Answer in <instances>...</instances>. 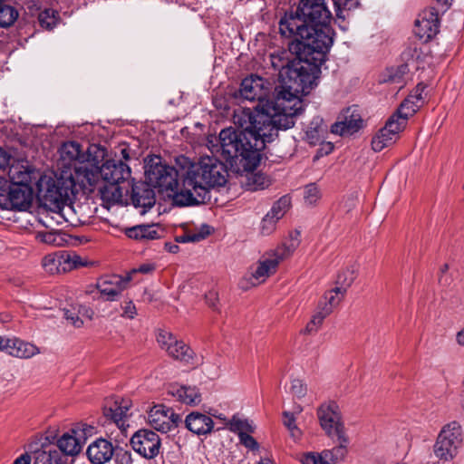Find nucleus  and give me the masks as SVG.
<instances>
[{"instance_id": "1", "label": "nucleus", "mask_w": 464, "mask_h": 464, "mask_svg": "<svg viewBox=\"0 0 464 464\" xmlns=\"http://www.w3.org/2000/svg\"><path fill=\"white\" fill-rule=\"evenodd\" d=\"M317 1H300L295 14L280 19V34L295 40L288 50L280 49L269 55L272 67L278 72L280 85L276 88L274 98L263 106L290 115L294 121L304 111L300 95L308 94L317 86L321 66L334 44L332 13L326 9L324 0Z\"/></svg>"}, {"instance_id": "2", "label": "nucleus", "mask_w": 464, "mask_h": 464, "mask_svg": "<svg viewBox=\"0 0 464 464\" xmlns=\"http://www.w3.org/2000/svg\"><path fill=\"white\" fill-rule=\"evenodd\" d=\"M232 127L223 129L218 135V143L213 144L211 152L220 156L230 169L241 173L242 170H255L262 159L266 144L273 141L279 130L294 127L295 121L291 116L282 115L262 106L260 111H243L234 115Z\"/></svg>"}, {"instance_id": "3", "label": "nucleus", "mask_w": 464, "mask_h": 464, "mask_svg": "<svg viewBox=\"0 0 464 464\" xmlns=\"http://www.w3.org/2000/svg\"><path fill=\"white\" fill-rule=\"evenodd\" d=\"M227 181V166L215 156L201 157L183 175L182 186L173 195V205L193 206L210 199V189L223 187Z\"/></svg>"}, {"instance_id": "4", "label": "nucleus", "mask_w": 464, "mask_h": 464, "mask_svg": "<svg viewBox=\"0 0 464 464\" xmlns=\"http://www.w3.org/2000/svg\"><path fill=\"white\" fill-rule=\"evenodd\" d=\"M91 167L75 166L76 179L84 188L95 187L102 178L104 184L98 188L102 198L108 202H119L129 189L121 184L130 178V168L121 160H107L102 166L95 158Z\"/></svg>"}, {"instance_id": "5", "label": "nucleus", "mask_w": 464, "mask_h": 464, "mask_svg": "<svg viewBox=\"0 0 464 464\" xmlns=\"http://www.w3.org/2000/svg\"><path fill=\"white\" fill-rule=\"evenodd\" d=\"M145 176L148 182L139 181L131 185L130 202L136 208H141L144 214L156 203V194L152 187L158 188L160 192H166L172 197L178 191L179 172L167 164L161 162V158L154 156L146 165Z\"/></svg>"}, {"instance_id": "6", "label": "nucleus", "mask_w": 464, "mask_h": 464, "mask_svg": "<svg viewBox=\"0 0 464 464\" xmlns=\"http://www.w3.org/2000/svg\"><path fill=\"white\" fill-rule=\"evenodd\" d=\"M464 434L460 423L452 420L445 424L439 432L433 445V453L440 462L453 460L463 446Z\"/></svg>"}, {"instance_id": "7", "label": "nucleus", "mask_w": 464, "mask_h": 464, "mask_svg": "<svg viewBox=\"0 0 464 464\" xmlns=\"http://www.w3.org/2000/svg\"><path fill=\"white\" fill-rule=\"evenodd\" d=\"M76 173L69 177L61 176L57 179H50L46 183V189L43 194L44 205L50 210L60 212L72 195L77 191Z\"/></svg>"}, {"instance_id": "8", "label": "nucleus", "mask_w": 464, "mask_h": 464, "mask_svg": "<svg viewBox=\"0 0 464 464\" xmlns=\"http://www.w3.org/2000/svg\"><path fill=\"white\" fill-rule=\"evenodd\" d=\"M317 416L320 425L326 434L333 439L335 438L338 446L343 445L347 448L349 439L346 436L343 423L341 421L338 405L334 401L322 404L317 410Z\"/></svg>"}, {"instance_id": "9", "label": "nucleus", "mask_w": 464, "mask_h": 464, "mask_svg": "<svg viewBox=\"0 0 464 464\" xmlns=\"http://www.w3.org/2000/svg\"><path fill=\"white\" fill-rule=\"evenodd\" d=\"M147 420L151 428L161 433H168L182 423L180 415L163 404L151 407L148 411Z\"/></svg>"}, {"instance_id": "10", "label": "nucleus", "mask_w": 464, "mask_h": 464, "mask_svg": "<svg viewBox=\"0 0 464 464\" xmlns=\"http://www.w3.org/2000/svg\"><path fill=\"white\" fill-rule=\"evenodd\" d=\"M33 194V187L8 185L7 189H0V205L6 209L24 210L31 206Z\"/></svg>"}, {"instance_id": "11", "label": "nucleus", "mask_w": 464, "mask_h": 464, "mask_svg": "<svg viewBox=\"0 0 464 464\" xmlns=\"http://www.w3.org/2000/svg\"><path fill=\"white\" fill-rule=\"evenodd\" d=\"M130 445L140 456L150 459L160 453L161 442L157 433L151 430L141 429L132 435Z\"/></svg>"}, {"instance_id": "12", "label": "nucleus", "mask_w": 464, "mask_h": 464, "mask_svg": "<svg viewBox=\"0 0 464 464\" xmlns=\"http://www.w3.org/2000/svg\"><path fill=\"white\" fill-rule=\"evenodd\" d=\"M397 116H391L385 125L381 128L372 139V149L380 152L392 146L399 139L400 132L404 130V120H396Z\"/></svg>"}, {"instance_id": "13", "label": "nucleus", "mask_w": 464, "mask_h": 464, "mask_svg": "<svg viewBox=\"0 0 464 464\" xmlns=\"http://www.w3.org/2000/svg\"><path fill=\"white\" fill-rule=\"evenodd\" d=\"M363 126V121L358 106L348 107L341 111L337 121L332 125L331 131L341 136H350Z\"/></svg>"}, {"instance_id": "14", "label": "nucleus", "mask_w": 464, "mask_h": 464, "mask_svg": "<svg viewBox=\"0 0 464 464\" xmlns=\"http://www.w3.org/2000/svg\"><path fill=\"white\" fill-rule=\"evenodd\" d=\"M130 281V275H126L125 276L111 275L100 278L96 287L105 301L111 302L118 299Z\"/></svg>"}, {"instance_id": "15", "label": "nucleus", "mask_w": 464, "mask_h": 464, "mask_svg": "<svg viewBox=\"0 0 464 464\" xmlns=\"http://www.w3.org/2000/svg\"><path fill=\"white\" fill-rule=\"evenodd\" d=\"M0 351L11 356L23 359H28L40 353V350L36 345L15 336L7 337L0 335Z\"/></svg>"}, {"instance_id": "16", "label": "nucleus", "mask_w": 464, "mask_h": 464, "mask_svg": "<svg viewBox=\"0 0 464 464\" xmlns=\"http://www.w3.org/2000/svg\"><path fill=\"white\" fill-rule=\"evenodd\" d=\"M426 53L417 44H410L401 54L400 71L402 73L415 72L425 64Z\"/></svg>"}, {"instance_id": "17", "label": "nucleus", "mask_w": 464, "mask_h": 464, "mask_svg": "<svg viewBox=\"0 0 464 464\" xmlns=\"http://www.w3.org/2000/svg\"><path fill=\"white\" fill-rule=\"evenodd\" d=\"M265 83L266 80L257 75L252 74L243 79L239 88L240 97L250 102L258 101L262 102L267 95Z\"/></svg>"}, {"instance_id": "18", "label": "nucleus", "mask_w": 464, "mask_h": 464, "mask_svg": "<svg viewBox=\"0 0 464 464\" xmlns=\"http://www.w3.org/2000/svg\"><path fill=\"white\" fill-rule=\"evenodd\" d=\"M123 400L119 401L115 398L104 400L102 414L105 421L115 423L119 428L124 426L130 406L128 403L123 404Z\"/></svg>"}, {"instance_id": "19", "label": "nucleus", "mask_w": 464, "mask_h": 464, "mask_svg": "<svg viewBox=\"0 0 464 464\" xmlns=\"http://www.w3.org/2000/svg\"><path fill=\"white\" fill-rule=\"evenodd\" d=\"M84 430L72 429L71 433H64L57 441V450H61L64 458L78 454L85 443Z\"/></svg>"}, {"instance_id": "20", "label": "nucleus", "mask_w": 464, "mask_h": 464, "mask_svg": "<svg viewBox=\"0 0 464 464\" xmlns=\"http://www.w3.org/2000/svg\"><path fill=\"white\" fill-rule=\"evenodd\" d=\"M43 265L46 268L49 267L50 272L53 271V266H55V269L60 271L59 266H63V271H67L84 266L78 255L68 251H62L53 256L51 255L46 256L43 260Z\"/></svg>"}, {"instance_id": "21", "label": "nucleus", "mask_w": 464, "mask_h": 464, "mask_svg": "<svg viewBox=\"0 0 464 464\" xmlns=\"http://www.w3.org/2000/svg\"><path fill=\"white\" fill-rule=\"evenodd\" d=\"M282 262L274 252L268 254L259 260L256 268H252L250 273V284L252 285H259L266 280L267 277L276 273L279 263Z\"/></svg>"}, {"instance_id": "22", "label": "nucleus", "mask_w": 464, "mask_h": 464, "mask_svg": "<svg viewBox=\"0 0 464 464\" xmlns=\"http://www.w3.org/2000/svg\"><path fill=\"white\" fill-rule=\"evenodd\" d=\"M347 453V448L336 446L332 450H323L321 453L309 452L302 459L303 464H335L343 459Z\"/></svg>"}, {"instance_id": "23", "label": "nucleus", "mask_w": 464, "mask_h": 464, "mask_svg": "<svg viewBox=\"0 0 464 464\" xmlns=\"http://www.w3.org/2000/svg\"><path fill=\"white\" fill-rule=\"evenodd\" d=\"M184 423L189 431L198 436L209 434L214 429V421L211 417L199 411H192L188 414Z\"/></svg>"}, {"instance_id": "24", "label": "nucleus", "mask_w": 464, "mask_h": 464, "mask_svg": "<svg viewBox=\"0 0 464 464\" xmlns=\"http://www.w3.org/2000/svg\"><path fill=\"white\" fill-rule=\"evenodd\" d=\"M86 453L92 463L104 464L112 458L114 448L111 441L98 439L89 445Z\"/></svg>"}, {"instance_id": "25", "label": "nucleus", "mask_w": 464, "mask_h": 464, "mask_svg": "<svg viewBox=\"0 0 464 464\" xmlns=\"http://www.w3.org/2000/svg\"><path fill=\"white\" fill-rule=\"evenodd\" d=\"M61 158L68 163L79 162L80 166H89L95 160V157L91 159V152L88 154L82 150L81 145L76 141L64 142L60 150Z\"/></svg>"}, {"instance_id": "26", "label": "nucleus", "mask_w": 464, "mask_h": 464, "mask_svg": "<svg viewBox=\"0 0 464 464\" xmlns=\"http://www.w3.org/2000/svg\"><path fill=\"white\" fill-rule=\"evenodd\" d=\"M9 177L11 185L33 187L34 185L39 186V192L43 193L44 189L42 184H38L37 173L29 168L24 166L12 167L9 170Z\"/></svg>"}, {"instance_id": "27", "label": "nucleus", "mask_w": 464, "mask_h": 464, "mask_svg": "<svg viewBox=\"0 0 464 464\" xmlns=\"http://www.w3.org/2000/svg\"><path fill=\"white\" fill-rule=\"evenodd\" d=\"M168 394L186 404L197 405L201 401V395L196 387L170 385Z\"/></svg>"}, {"instance_id": "28", "label": "nucleus", "mask_w": 464, "mask_h": 464, "mask_svg": "<svg viewBox=\"0 0 464 464\" xmlns=\"http://www.w3.org/2000/svg\"><path fill=\"white\" fill-rule=\"evenodd\" d=\"M300 242V232L298 230L291 231L288 237L273 251L274 256H276L281 261L290 257L299 246Z\"/></svg>"}, {"instance_id": "29", "label": "nucleus", "mask_w": 464, "mask_h": 464, "mask_svg": "<svg viewBox=\"0 0 464 464\" xmlns=\"http://www.w3.org/2000/svg\"><path fill=\"white\" fill-rule=\"evenodd\" d=\"M19 17V11L13 0H0V27L9 28Z\"/></svg>"}, {"instance_id": "30", "label": "nucleus", "mask_w": 464, "mask_h": 464, "mask_svg": "<svg viewBox=\"0 0 464 464\" xmlns=\"http://www.w3.org/2000/svg\"><path fill=\"white\" fill-rule=\"evenodd\" d=\"M343 297L334 291L329 290L325 292L324 296L318 302L315 314L325 319L333 313L334 309L341 303Z\"/></svg>"}, {"instance_id": "31", "label": "nucleus", "mask_w": 464, "mask_h": 464, "mask_svg": "<svg viewBox=\"0 0 464 464\" xmlns=\"http://www.w3.org/2000/svg\"><path fill=\"white\" fill-rule=\"evenodd\" d=\"M167 353L175 360L194 364V352L183 341L176 339L171 346H168Z\"/></svg>"}, {"instance_id": "32", "label": "nucleus", "mask_w": 464, "mask_h": 464, "mask_svg": "<svg viewBox=\"0 0 464 464\" xmlns=\"http://www.w3.org/2000/svg\"><path fill=\"white\" fill-rule=\"evenodd\" d=\"M126 236L136 240H151L159 238L156 225H138L126 229Z\"/></svg>"}, {"instance_id": "33", "label": "nucleus", "mask_w": 464, "mask_h": 464, "mask_svg": "<svg viewBox=\"0 0 464 464\" xmlns=\"http://www.w3.org/2000/svg\"><path fill=\"white\" fill-rule=\"evenodd\" d=\"M414 33L416 36L424 42H428L439 33L437 24H430L428 20L419 17L415 21Z\"/></svg>"}, {"instance_id": "34", "label": "nucleus", "mask_w": 464, "mask_h": 464, "mask_svg": "<svg viewBox=\"0 0 464 464\" xmlns=\"http://www.w3.org/2000/svg\"><path fill=\"white\" fill-rule=\"evenodd\" d=\"M63 454L56 449L49 450H38L34 454V464H63Z\"/></svg>"}, {"instance_id": "35", "label": "nucleus", "mask_w": 464, "mask_h": 464, "mask_svg": "<svg viewBox=\"0 0 464 464\" xmlns=\"http://www.w3.org/2000/svg\"><path fill=\"white\" fill-rule=\"evenodd\" d=\"M412 97L405 99L401 106L398 108L395 113H393L392 116H397L396 120H404V127L407 124V120L410 116L413 115L417 110L419 109L420 105L416 104L413 101H411ZM418 102L421 100L420 94L414 96Z\"/></svg>"}, {"instance_id": "36", "label": "nucleus", "mask_w": 464, "mask_h": 464, "mask_svg": "<svg viewBox=\"0 0 464 464\" xmlns=\"http://www.w3.org/2000/svg\"><path fill=\"white\" fill-rule=\"evenodd\" d=\"M355 277L356 276L353 269L347 268L343 270L337 276L336 284L339 285V286L331 290L343 298L347 288L353 283Z\"/></svg>"}, {"instance_id": "37", "label": "nucleus", "mask_w": 464, "mask_h": 464, "mask_svg": "<svg viewBox=\"0 0 464 464\" xmlns=\"http://www.w3.org/2000/svg\"><path fill=\"white\" fill-rule=\"evenodd\" d=\"M254 170H242L241 172H248L246 175V187L248 190L256 191L264 189L269 186L268 179L263 173H254Z\"/></svg>"}, {"instance_id": "38", "label": "nucleus", "mask_w": 464, "mask_h": 464, "mask_svg": "<svg viewBox=\"0 0 464 464\" xmlns=\"http://www.w3.org/2000/svg\"><path fill=\"white\" fill-rule=\"evenodd\" d=\"M227 427L229 430L237 433L239 437L241 434L254 432L253 426L246 420H242L237 416H233L227 423Z\"/></svg>"}, {"instance_id": "39", "label": "nucleus", "mask_w": 464, "mask_h": 464, "mask_svg": "<svg viewBox=\"0 0 464 464\" xmlns=\"http://www.w3.org/2000/svg\"><path fill=\"white\" fill-rule=\"evenodd\" d=\"M290 206V199L287 197H282L272 207L271 210L267 213L272 216L273 219L276 222L284 217Z\"/></svg>"}, {"instance_id": "40", "label": "nucleus", "mask_w": 464, "mask_h": 464, "mask_svg": "<svg viewBox=\"0 0 464 464\" xmlns=\"http://www.w3.org/2000/svg\"><path fill=\"white\" fill-rule=\"evenodd\" d=\"M57 13L53 9H44L39 13L38 21L41 27L51 30L57 23Z\"/></svg>"}, {"instance_id": "41", "label": "nucleus", "mask_w": 464, "mask_h": 464, "mask_svg": "<svg viewBox=\"0 0 464 464\" xmlns=\"http://www.w3.org/2000/svg\"><path fill=\"white\" fill-rule=\"evenodd\" d=\"M283 424L287 428V430L290 432V436L294 440L300 439L302 432L300 429L295 424V418L294 416V413L289 411H284L283 412Z\"/></svg>"}, {"instance_id": "42", "label": "nucleus", "mask_w": 464, "mask_h": 464, "mask_svg": "<svg viewBox=\"0 0 464 464\" xmlns=\"http://www.w3.org/2000/svg\"><path fill=\"white\" fill-rule=\"evenodd\" d=\"M321 198V192L314 183L304 188V201L308 205L315 204Z\"/></svg>"}, {"instance_id": "43", "label": "nucleus", "mask_w": 464, "mask_h": 464, "mask_svg": "<svg viewBox=\"0 0 464 464\" xmlns=\"http://www.w3.org/2000/svg\"><path fill=\"white\" fill-rule=\"evenodd\" d=\"M440 13H441L440 7L433 5L424 10L419 17L428 20L431 24H437V26L440 28Z\"/></svg>"}, {"instance_id": "44", "label": "nucleus", "mask_w": 464, "mask_h": 464, "mask_svg": "<svg viewBox=\"0 0 464 464\" xmlns=\"http://www.w3.org/2000/svg\"><path fill=\"white\" fill-rule=\"evenodd\" d=\"M324 320V318L314 313L311 320L307 323L303 333L307 334L317 333L320 327L322 326Z\"/></svg>"}, {"instance_id": "45", "label": "nucleus", "mask_w": 464, "mask_h": 464, "mask_svg": "<svg viewBox=\"0 0 464 464\" xmlns=\"http://www.w3.org/2000/svg\"><path fill=\"white\" fill-rule=\"evenodd\" d=\"M176 337L169 332L160 331L157 335V342L159 343L161 349L168 352V346H171L172 343L176 341Z\"/></svg>"}, {"instance_id": "46", "label": "nucleus", "mask_w": 464, "mask_h": 464, "mask_svg": "<svg viewBox=\"0 0 464 464\" xmlns=\"http://www.w3.org/2000/svg\"><path fill=\"white\" fill-rule=\"evenodd\" d=\"M276 221L273 219L272 216L267 214L261 221L260 230L263 235H270L276 228Z\"/></svg>"}, {"instance_id": "47", "label": "nucleus", "mask_w": 464, "mask_h": 464, "mask_svg": "<svg viewBox=\"0 0 464 464\" xmlns=\"http://www.w3.org/2000/svg\"><path fill=\"white\" fill-rule=\"evenodd\" d=\"M64 318L72 324L74 327H81L83 324V321L79 317L78 312L72 309H64L63 310Z\"/></svg>"}, {"instance_id": "48", "label": "nucleus", "mask_w": 464, "mask_h": 464, "mask_svg": "<svg viewBox=\"0 0 464 464\" xmlns=\"http://www.w3.org/2000/svg\"><path fill=\"white\" fill-rule=\"evenodd\" d=\"M210 233H211L210 227L208 225H203L200 227L199 232L188 234V240H189V242H199V241L205 239L208 236H209Z\"/></svg>"}, {"instance_id": "49", "label": "nucleus", "mask_w": 464, "mask_h": 464, "mask_svg": "<svg viewBox=\"0 0 464 464\" xmlns=\"http://www.w3.org/2000/svg\"><path fill=\"white\" fill-rule=\"evenodd\" d=\"M291 392L297 398H303L306 394L307 388L301 380H294L291 384Z\"/></svg>"}, {"instance_id": "50", "label": "nucleus", "mask_w": 464, "mask_h": 464, "mask_svg": "<svg viewBox=\"0 0 464 464\" xmlns=\"http://www.w3.org/2000/svg\"><path fill=\"white\" fill-rule=\"evenodd\" d=\"M239 440L241 444L251 450H258L259 448L257 441L249 433L241 434Z\"/></svg>"}, {"instance_id": "51", "label": "nucleus", "mask_w": 464, "mask_h": 464, "mask_svg": "<svg viewBox=\"0 0 464 464\" xmlns=\"http://www.w3.org/2000/svg\"><path fill=\"white\" fill-rule=\"evenodd\" d=\"M121 308L123 310L122 316L128 317L130 319H133L136 315V307L132 301H126L121 304Z\"/></svg>"}, {"instance_id": "52", "label": "nucleus", "mask_w": 464, "mask_h": 464, "mask_svg": "<svg viewBox=\"0 0 464 464\" xmlns=\"http://www.w3.org/2000/svg\"><path fill=\"white\" fill-rule=\"evenodd\" d=\"M206 302L208 305L215 311H218V295L216 291H208L206 295Z\"/></svg>"}, {"instance_id": "53", "label": "nucleus", "mask_w": 464, "mask_h": 464, "mask_svg": "<svg viewBox=\"0 0 464 464\" xmlns=\"http://www.w3.org/2000/svg\"><path fill=\"white\" fill-rule=\"evenodd\" d=\"M388 72H389L388 80L392 82H396V83L401 82L402 77L406 74V73H402L400 71V65L397 66L396 68H394V67L390 68L388 70Z\"/></svg>"}, {"instance_id": "54", "label": "nucleus", "mask_w": 464, "mask_h": 464, "mask_svg": "<svg viewBox=\"0 0 464 464\" xmlns=\"http://www.w3.org/2000/svg\"><path fill=\"white\" fill-rule=\"evenodd\" d=\"M38 237H40L41 241L54 245L57 244V237H60V236L55 232H46V233H38Z\"/></svg>"}, {"instance_id": "55", "label": "nucleus", "mask_w": 464, "mask_h": 464, "mask_svg": "<svg viewBox=\"0 0 464 464\" xmlns=\"http://www.w3.org/2000/svg\"><path fill=\"white\" fill-rule=\"evenodd\" d=\"M155 270V266L153 264H142L138 268L132 269L130 273L127 275H130V277L132 278V275L136 273H141V274H150L152 271Z\"/></svg>"}, {"instance_id": "56", "label": "nucleus", "mask_w": 464, "mask_h": 464, "mask_svg": "<svg viewBox=\"0 0 464 464\" xmlns=\"http://www.w3.org/2000/svg\"><path fill=\"white\" fill-rule=\"evenodd\" d=\"M10 155L2 148H0V169H5L9 166Z\"/></svg>"}, {"instance_id": "57", "label": "nucleus", "mask_w": 464, "mask_h": 464, "mask_svg": "<svg viewBox=\"0 0 464 464\" xmlns=\"http://www.w3.org/2000/svg\"><path fill=\"white\" fill-rule=\"evenodd\" d=\"M452 278L450 275H439V284L444 287L450 286Z\"/></svg>"}, {"instance_id": "58", "label": "nucleus", "mask_w": 464, "mask_h": 464, "mask_svg": "<svg viewBox=\"0 0 464 464\" xmlns=\"http://www.w3.org/2000/svg\"><path fill=\"white\" fill-rule=\"evenodd\" d=\"M435 6H439L441 13H444L451 5L452 0H435Z\"/></svg>"}, {"instance_id": "59", "label": "nucleus", "mask_w": 464, "mask_h": 464, "mask_svg": "<svg viewBox=\"0 0 464 464\" xmlns=\"http://www.w3.org/2000/svg\"><path fill=\"white\" fill-rule=\"evenodd\" d=\"M31 456L28 453L22 454L18 457L13 464H30Z\"/></svg>"}, {"instance_id": "60", "label": "nucleus", "mask_w": 464, "mask_h": 464, "mask_svg": "<svg viewBox=\"0 0 464 464\" xmlns=\"http://www.w3.org/2000/svg\"><path fill=\"white\" fill-rule=\"evenodd\" d=\"M356 196L353 194L350 195L345 202V207H347V211H350L353 208L355 207Z\"/></svg>"}, {"instance_id": "61", "label": "nucleus", "mask_w": 464, "mask_h": 464, "mask_svg": "<svg viewBox=\"0 0 464 464\" xmlns=\"http://www.w3.org/2000/svg\"><path fill=\"white\" fill-rule=\"evenodd\" d=\"M121 159H123L124 160H126V161L130 160V149L126 146L121 148Z\"/></svg>"}, {"instance_id": "62", "label": "nucleus", "mask_w": 464, "mask_h": 464, "mask_svg": "<svg viewBox=\"0 0 464 464\" xmlns=\"http://www.w3.org/2000/svg\"><path fill=\"white\" fill-rule=\"evenodd\" d=\"M456 340L459 345L464 346V328L462 330H460L459 332H458V334L456 335Z\"/></svg>"}, {"instance_id": "63", "label": "nucleus", "mask_w": 464, "mask_h": 464, "mask_svg": "<svg viewBox=\"0 0 464 464\" xmlns=\"http://www.w3.org/2000/svg\"><path fill=\"white\" fill-rule=\"evenodd\" d=\"M165 248L170 253H176L179 249V246L171 243H165Z\"/></svg>"}, {"instance_id": "64", "label": "nucleus", "mask_w": 464, "mask_h": 464, "mask_svg": "<svg viewBox=\"0 0 464 464\" xmlns=\"http://www.w3.org/2000/svg\"><path fill=\"white\" fill-rule=\"evenodd\" d=\"M176 241L179 242V243H188V242H189L188 235L186 234V235H182V236L177 237H176Z\"/></svg>"}]
</instances>
